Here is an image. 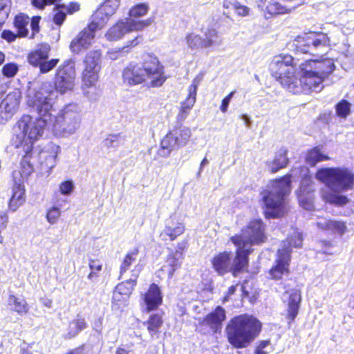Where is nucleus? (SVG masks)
Wrapping results in <instances>:
<instances>
[{
	"label": "nucleus",
	"mask_w": 354,
	"mask_h": 354,
	"mask_svg": "<svg viewBox=\"0 0 354 354\" xmlns=\"http://www.w3.org/2000/svg\"><path fill=\"white\" fill-rule=\"evenodd\" d=\"M167 80L165 68L153 53H143L138 61L129 62L122 71V82L129 87L145 85L158 88Z\"/></svg>",
	"instance_id": "nucleus-1"
},
{
	"label": "nucleus",
	"mask_w": 354,
	"mask_h": 354,
	"mask_svg": "<svg viewBox=\"0 0 354 354\" xmlns=\"http://www.w3.org/2000/svg\"><path fill=\"white\" fill-rule=\"evenodd\" d=\"M20 131L12 137V141L16 148H21L24 152L22 157L19 169L12 172L13 181L23 182L28 179L34 171L33 165L30 160L32 158V152L35 142L41 136V128L36 125L28 116H24L18 120L15 124Z\"/></svg>",
	"instance_id": "nucleus-2"
},
{
	"label": "nucleus",
	"mask_w": 354,
	"mask_h": 354,
	"mask_svg": "<svg viewBox=\"0 0 354 354\" xmlns=\"http://www.w3.org/2000/svg\"><path fill=\"white\" fill-rule=\"evenodd\" d=\"M292 174L287 173L283 176L270 181L271 189L261 192L263 214L266 219L279 218L288 212L287 196L291 191Z\"/></svg>",
	"instance_id": "nucleus-3"
},
{
	"label": "nucleus",
	"mask_w": 354,
	"mask_h": 354,
	"mask_svg": "<svg viewBox=\"0 0 354 354\" xmlns=\"http://www.w3.org/2000/svg\"><path fill=\"white\" fill-rule=\"evenodd\" d=\"M262 327V323L255 316L247 313L238 315L226 324L225 337L234 348H245L259 337Z\"/></svg>",
	"instance_id": "nucleus-4"
},
{
	"label": "nucleus",
	"mask_w": 354,
	"mask_h": 354,
	"mask_svg": "<svg viewBox=\"0 0 354 354\" xmlns=\"http://www.w3.org/2000/svg\"><path fill=\"white\" fill-rule=\"evenodd\" d=\"M41 17L35 15L31 18L24 12H19L15 15L12 26L16 32L10 29H5L1 33V37L8 43H12L17 39L29 37L34 39L40 32V22Z\"/></svg>",
	"instance_id": "nucleus-5"
},
{
	"label": "nucleus",
	"mask_w": 354,
	"mask_h": 354,
	"mask_svg": "<svg viewBox=\"0 0 354 354\" xmlns=\"http://www.w3.org/2000/svg\"><path fill=\"white\" fill-rule=\"evenodd\" d=\"M235 246L259 245L268 241L266 224L261 218L250 219L241 229V234L230 238Z\"/></svg>",
	"instance_id": "nucleus-6"
},
{
	"label": "nucleus",
	"mask_w": 354,
	"mask_h": 354,
	"mask_svg": "<svg viewBox=\"0 0 354 354\" xmlns=\"http://www.w3.org/2000/svg\"><path fill=\"white\" fill-rule=\"evenodd\" d=\"M316 177L331 189L348 191L354 187V172L346 167H326L319 169Z\"/></svg>",
	"instance_id": "nucleus-7"
},
{
	"label": "nucleus",
	"mask_w": 354,
	"mask_h": 354,
	"mask_svg": "<svg viewBox=\"0 0 354 354\" xmlns=\"http://www.w3.org/2000/svg\"><path fill=\"white\" fill-rule=\"evenodd\" d=\"M310 62H302L299 66L300 77L295 76L288 91L294 94H310L320 91L323 88V78L313 71L309 66Z\"/></svg>",
	"instance_id": "nucleus-8"
},
{
	"label": "nucleus",
	"mask_w": 354,
	"mask_h": 354,
	"mask_svg": "<svg viewBox=\"0 0 354 354\" xmlns=\"http://www.w3.org/2000/svg\"><path fill=\"white\" fill-rule=\"evenodd\" d=\"M27 104L32 108H35L39 115L37 118H33L28 114H24L19 120H21L24 116H28L31 118L32 121L41 128V135L44 133V129L49 121L51 120L52 105L49 102L48 96L44 93L42 88L35 91L33 93L28 95Z\"/></svg>",
	"instance_id": "nucleus-9"
},
{
	"label": "nucleus",
	"mask_w": 354,
	"mask_h": 354,
	"mask_svg": "<svg viewBox=\"0 0 354 354\" xmlns=\"http://www.w3.org/2000/svg\"><path fill=\"white\" fill-rule=\"evenodd\" d=\"M289 67L295 68L294 57L283 53L274 56L269 66L271 75L286 89H288L295 76V72L290 71Z\"/></svg>",
	"instance_id": "nucleus-10"
},
{
	"label": "nucleus",
	"mask_w": 354,
	"mask_h": 354,
	"mask_svg": "<svg viewBox=\"0 0 354 354\" xmlns=\"http://www.w3.org/2000/svg\"><path fill=\"white\" fill-rule=\"evenodd\" d=\"M102 52L92 50L87 53L83 59V69L81 73L82 85L86 88L94 87L100 80L102 70Z\"/></svg>",
	"instance_id": "nucleus-11"
},
{
	"label": "nucleus",
	"mask_w": 354,
	"mask_h": 354,
	"mask_svg": "<svg viewBox=\"0 0 354 354\" xmlns=\"http://www.w3.org/2000/svg\"><path fill=\"white\" fill-rule=\"evenodd\" d=\"M192 133L189 128L182 125L175 126L169 130L160 140L159 154L162 157H168L171 152L186 145Z\"/></svg>",
	"instance_id": "nucleus-12"
},
{
	"label": "nucleus",
	"mask_w": 354,
	"mask_h": 354,
	"mask_svg": "<svg viewBox=\"0 0 354 354\" xmlns=\"http://www.w3.org/2000/svg\"><path fill=\"white\" fill-rule=\"evenodd\" d=\"M153 20L148 18L145 20L124 19L113 24L106 32L105 37L109 41L121 39L125 35L132 32H139L149 26Z\"/></svg>",
	"instance_id": "nucleus-13"
},
{
	"label": "nucleus",
	"mask_w": 354,
	"mask_h": 354,
	"mask_svg": "<svg viewBox=\"0 0 354 354\" xmlns=\"http://www.w3.org/2000/svg\"><path fill=\"white\" fill-rule=\"evenodd\" d=\"M80 121V113L66 106L57 116L51 114V120L47 125H51L55 131L59 133H72L78 127Z\"/></svg>",
	"instance_id": "nucleus-14"
},
{
	"label": "nucleus",
	"mask_w": 354,
	"mask_h": 354,
	"mask_svg": "<svg viewBox=\"0 0 354 354\" xmlns=\"http://www.w3.org/2000/svg\"><path fill=\"white\" fill-rule=\"evenodd\" d=\"M50 51V46L46 43L39 44L36 48L29 52L28 62L34 67H39L41 73H46L54 68L59 59L53 58L47 60Z\"/></svg>",
	"instance_id": "nucleus-15"
},
{
	"label": "nucleus",
	"mask_w": 354,
	"mask_h": 354,
	"mask_svg": "<svg viewBox=\"0 0 354 354\" xmlns=\"http://www.w3.org/2000/svg\"><path fill=\"white\" fill-rule=\"evenodd\" d=\"M291 253L290 246H284L277 251L276 258L271 268L268 271V278L273 281H281L284 277L291 273Z\"/></svg>",
	"instance_id": "nucleus-16"
},
{
	"label": "nucleus",
	"mask_w": 354,
	"mask_h": 354,
	"mask_svg": "<svg viewBox=\"0 0 354 354\" xmlns=\"http://www.w3.org/2000/svg\"><path fill=\"white\" fill-rule=\"evenodd\" d=\"M75 78V70L70 62L60 65L55 74L54 85L57 91L64 93L73 89Z\"/></svg>",
	"instance_id": "nucleus-17"
},
{
	"label": "nucleus",
	"mask_w": 354,
	"mask_h": 354,
	"mask_svg": "<svg viewBox=\"0 0 354 354\" xmlns=\"http://www.w3.org/2000/svg\"><path fill=\"white\" fill-rule=\"evenodd\" d=\"M218 32L214 28H208L204 32V37H201L193 32H188L185 37V42L188 48L196 50L198 48H208L216 44V39Z\"/></svg>",
	"instance_id": "nucleus-18"
},
{
	"label": "nucleus",
	"mask_w": 354,
	"mask_h": 354,
	"mask_svg": "<svg viewBox=\"0 0 354 354\" xmlns=\"http://www.w3.org/2000/svg\"><path fill=\"white\" fill-rule=\"evenodd\" d=\"M120 0H104L100 7L92 15L91 26L93 29L102 28L109 19L118 9Z\"/></svg>",
	"instance_id": "nucleus-19"
},
{
	"label": "nucleus",
	"mask_w": 354,
	"mask_h": 354,
	"mask_svg": "<svg viewBox=\"0 0 354 354\" xmlns=\"http://www.w3.org/2000/svg\"><path fill=\"white\" fill-rule=\"evenodd\" d=\"M136 284V280L128 279L119 283L116 286L113 292L111 299L113 309L119 310L127 304Z\"/></svg>",
	"instance_id": "nucleus-20"
},
{
	"label": "nucleus",
	"mask_w": 354,
	"mask_h": 354,
	"mask_svg": "<svg viewBox=\"0 0 354 354\" xmlns=\"http://www.w3.org/2000/svg\"><path fill=\"white\" fill-rule=\"evenodd\" d=\"M20 101V93L12 91L0 102V124L7 122L13 117L19 109Z\"/></svg>",
	"instance_id": "nucleus-21"
},
{
	"label": "nucleus",
	"mask_w": 354,
	"mask_h": 354,
	"mask_svg": "<svg viewBox=\"0 0 354 354\" xmlns=\"http://www.w3.org/2000/svg\"><path fill=\"white\" fill-rule=\"evenodd\" d=\"M185 223L176 216H169L165 221L164 228L160 232L159 237L163 243L176 240L185 232Z\"/></svg>",
	"instance_id": "nucleus-22"
},
{
	"label": "nucleus",
	"mask_w": 354,
	"mask_h": 354,
	"mask_svg": "<svg viewBox=\"0 0 354 354\" xmlns=\"http://www.w3.org/2000/svg\"><path fill=\"white\" fill-rule=\"evenodd\" d=\"M236 247L235 256L230 268V272L234 277H237L242 273L248 272L249 256L253 252V249L244 248V246Z\"/></svg>",
	"instance_id": "nucleus-23"
},
{
	"label": "nucleus",
	"mask_w": 354,
	"mask_h": 354,
	"mask_svg": "<svg viewBox=\"0 0 354 354\" xmlns=\"http://www.w3.org/2000/svg\"><path fill=\"white\" fill-rule=\"evenodd\" d=\"M98 28L93 29L91 22L87 28L80 31L71 41L69 48L73 53L79 54L83 50L88 48L95 37V31Z\"/></svg>",
	"instance_id": "nucleus-24"
},
{
	"label": "nucleus",
	"mask_w": 354,
	"mask_h": 354,
	"mask_svg": "<svg viewBox=\"0 0 354 354\" xmlns=\"http://www.w3.org/2000/svg\"><path fill=\"white\" fill-rule=\"evenodd\" d=\"M288 297L286 301V313L285 317L289 325L292 324L299 315L301 302V292L299 289L293 288L286 291Z\"/></svg>",
	"instance_id": "nucleus-25"
},
{
	"label": "nucleus",
	"mask_w": 354,
	"mask_h": 354,
	"mask_svg": "<svg viewBox=\"0 0 354 354\" xmlns=\"http://www.w3.org/2000/svg\"><path fill=\"white\" fill-rule=\"evenodd\" d=\"M142 299L147 312L156 310L162 305L163 301L160 287L156 283H151L147 291L142 295Z\"/></svg>",
	"instance_id": "nucleus-26"
},
{
	"label": "nucleus",
	"mask_w": 354,
	"mask_h": 354,
	"mask_svg": "<svg viewBox=\"0 0 354 354\" xmlns=\"http://www.w3.org/2000/svg\"><path fill=\"white\" fill-rule=\"evenodd\" d=\"M26 199V189L23 182L14 181L11 188V195L8 200V208L10 212L17 211Z\"/></svg>",
	"instance_id": "nucleus-27"
},
{
	"label": "nucleus",
	"mask_w": 354,
	"mask_h": 354,
	"mask_svg": "<svg viewBox=\"0 0 354 354\" xmlns=\"http://www.w3.org/2000/svg\"><path fill=\"white\" fill-rule=\"evenodd\" d=\"M225 309L218 306L213 311L206 315L201 322L209 326L214 333H217L221 330L223 322L225 320Z\"/></svg>",
	"instance_id": "nucleus-28"
},
{
	"label": "nucleus",
	"mask_w": 354,
	"mask_h": 354,
	"mask_svg": "<svg viewBox=\"0 0 354 354\" xmlns=\"http://www.w3.org/2000/svg\"><path fill=\"white\" fill-rule=\"evenodd\" d=\"M232 252L223 251L215 254L211 259L213 270L220 276L230 272Z\"/></svg>",
	"instance_id": "nucleus-29"
},
{
	"label": "nucleus",
	"mask_w": 354,
	"mask_h": 354,
	"mask_svg": "<svg viewBox=\"0 0 354 354\" xmlns=\"http://www.w3.org/2000/svg\"><path fill=\"white\" fill-rule=\"evenodd\" d=\"M288 150L286 147H281L276 152L272 160L267 162L266 165L270 174H276L288 167L290 159L288 156Z\"/></svg>",
	"instance_id": "nucleus-30"
},
{
	"label": "nucleus",
	"mask_w": 354,
	"mask_h": 354,
	"mask_svg": "<svg viewBox=\"0 0 354 354\" xmlns=\"http://www.w3.org/2000/svg\"><path fill=\"white\" fill-rule=\"evenodd\" d=\"M304 62L309 63V66L315 73H316L320 77L325 78L331 73L335 69V64L330 59H309Z\"/></svg>",
	"instance_id": "nucleus-31"
},
{
	"label": "nucleus",
	"mask_w": 354,
	"mask_h": 354,
	"mask_svg": "<svg viewBox=\"0 0 354 354\" xmlns=\"http://www.w3.org/2000/svg\"><path fill=\"white\" fill-rule=\"evenodd\" d=\"M319 229L337 234L339 236L343 235L347 231V226L345 221L336 220H326L324 222L317 223Z\"/></svg>",
	"instance_id": "nucleus-32"
},
{
	"label": "nucleus",
	"mask_w": 354,
	"mask_h": 354,
	"mask_svg": "<svg viewBox=\"0 0 354 354\" xmlns=\"http://www.w3.org/2000/svg\"><path fill=\"white\" fill-rule=\"evenodd\" d=\"M163 322L164 320L162 314L153 313L149 315L148 319L143 324L147 327V330L152 335L159 332L160 328L163 325Z\"/></svg>",
	"instance_id": "nucleus-33"
},
{
	"label": "nucleus",
	"mask_w": 354,
	"mask_h": 354,
	"mask_svg": "<svg viewBox=\"0 0 354 354\" xmlns=\"http://www.w3.org/2000/svg\"><path fill=\"white\" fill-rule=\"evenodd\" d=\"M330 157L324 154L319 147H314L308 150L305 160L311 166H315L317 162L329 160Z\"/></svg>",
	"instance_id": "nucleus-34"
},
{
	"label": "nucleus",
	"mask_w": 354,
	"mask_h": 354,
	"mask_svg": "<svg viewBox=\"0 0 354 354\" xmlns=\"http://www.w3.org/2000/svg\"><path fill=\"white\" fill-rule=\"evenodd\" d=\"M8 305L12 306V310L20 315H26L28 313L29 306L24 299H19L15 295H10L8 299Z\"/></svg>",
	"instance_id": "nucleus-35"
},
{
	"label": "nucleus",
	"mask_w": 354,
	"mask_h": 354,
	"mask_svg": "<svg viewBox=\"0 0 354 354\" xmlns=\"http://www.w3.org/2000/svg\"><path fill=\"white\" fill-rule=\"evenodd\" d=\"M290 8L281 5L277 1L270 2L266 7L264 15L266 18H271L279 15L290 12Z\"/></svg>",
	"instance_id": "nucleus-36"
},
{
	"label": "nucleus",
	"mask_w": 354,
	"mask_h": 354,
	"mask_svg": "<svg viewBox=\"0 0 354 354\" xmlns=\"http://www.w3.org/2000/svg\"><path fill=\"white\" fill-rule=\"evenodd\" d=\"M149 11V6L147 3H136L129 10L127 19L138 20L140 17L145 16Z\"/></svg>",
	"instance_id": "nucleus-37"
},
{
	"label": "nucleus",
	"mask_w": 354,
	"mask_h": 354,
	"mask_svg": "<svg viewBox=\"0 0 354 354\" xmlns=\"http://www.w3.org/2000/svg\"><path fill=\"white\" fill-rule=\"evenodd\" d=\"M139 252V248H135L125 254L120 266V274H123L129 269L131 265L136 261Z\"/></svg>",
	"instance_id": "nucleus-38"
},
{
	"label": "nucleus",
	"mask_w": 354,
	"mask_h": 354,
	"mask_svg": "<svg viewBox=\"0 0 354 354\" xmlns=\"http://www.w3.org/2000/svg\"><path fill=\"white\" fill-rule=\"evenodd\" d=\"M197 93V84L192 83L188 88V95L186 99L181 103V110L185 112L187 110L192 108L196 102Z\"/></svg>",
	"instance_id": "nucleus-39"
},
{
	"label": "nucleus",
	"mask_w": 354,
	"mask_h": 354,
	"mask_svg": "<svg viewBox=\"0 0 354 354\" xmlns=\"http://www.w3.org/2000/svg\"><path fill=\"white\" fill-rule=\"evenodd\" d=\"M197 93V84L192 83L188 88V95L186 99L181 103V110L185 112L187 110L192 108L196 102Z\"/></svg>",
	"instance_id": "nucleus-40"
},
{
	"label": "nucleus",
	"mask_w": 354,
	"mask_h": 354,
	"mask_svg": "<svg viewBox=\"0 0 354 354\" xmlns=\"http://www.w3.org/2000/svg\"><path fill=\"white\" fill-rule=\"evenodd\" d=\"M180 266L181 262L176 255L174 253H169L166 257L165 265L164 266L167 271L168 277L171 278Z\"/></svg>",
	"instance_id": "nucleus-41"
},
{
	"label": "nucleus",
	"mask_w": 354,
	"mask_h": 354,
	"mask_svg": "<svg viewBox=\"0 0 354 354\" xmlns=\"http://www.w3.org/2000/svg\"><path fill=\"white\" fill-rule=\"evenodd\" d=\"M309 35L297 36L293 41L294 50L297 53H308L310 46Z\"/></svg>",
	"instance_id": "nucleus-42"
},
{
	"label": "nucleus",
	"mask_w": 354,
	"mask_h": 354,
	"mask_svg": "<svg viewBox=\"0 0 354 354\" xmlns=\"http://www.w3.org/2000/svg\"><path fill=\"white\" fill-rule=\"evenodd\" d=\"M88 267L91 270L88 278L91 280L100 277V272L103 269V263L98 257L90 258L88 259Z\"/></svg>",
	"instance_id": "nucleus-43"
},
{
	"label": "nucleus",
	"mask_w": 354,
	"mask_h": 354,
	"mask_svg": "<svg viewBox=\"0 0 354 354\" xmlns=\"http://www.w3.org/2000/svg\"><path fill=\"white\" fill-rule=\"evenodd\" d=\"M335 108L336 115L341 118L346 119L351 112V104L348 100L345 99H342L339 101L336 104Z\"/></svg>",
	"instance_id": "nucleus-44"
},
{
	"label": "nucleus",
	"mask_w": 354,
	"mask_h": 354,
	"mask_svg": "<svg viewBox=\"0 0 354 354\" xmlns=\"http://www.w3.org/2000/svg\"><path fill=\"white\" fill-rule=\"evenodd\" d=\"M324 199L326 203L336 205L344 206L349 201L348 198L344 195L327 193L324 195Z\"/></svg>",
	"instance_id": "nucleus-45"
},
{
	"label": "nucleus",
	"mask_w": 354,
	"mask_h": 354,
	"mask_svg": "<svg viewBox=\"0 0 354 354\" xmlns=\"http://www.w3.org/2000/svg\"><path fill=\"white\" fill-rule=\"evenodd\" d=\"M310 46L315 48L328 46L330 45L329 37L325 33H318L315 35H309Z\"/></svg>",
	"instance_id": "nucleus-46"
},
{
	"label": "nucleus",
	"mask_w": 354,
	"mask_h": 354,
	"mask_svg": "<svg viewBox=\"0 0 354 354\" xmlns=\"http://www.w3.org/2000/svg\"><path fill=\"white\" fill-rule=\"evenodd\" d=\"M71 324L74 325L75 331H69L66 338H72L75 337L88 326L85 319L79 315L71 322Z\"/></svg>",
	"instance_id": "nucleus-47"
},
{
	"label": "nucleus",
	"mask_w": 354,
	"mask_h": 354,
	"mask_svg": "<svg viewBox=\"0 0 354 354\" xmlns=\"http://www.w3.org/2000/svg\"><path fill=\"white\" fill-rule=\"evenodd\" d=\"M19 71V66L15 62H8L1 68L2 75L7 78L15 77Z\"/></svg>",
	"instance_id": "nucleus-48"
},
{
	"label": "nucleus",
	"mask_w": 354,
	"mask_h": 354,
	"mask_svg": "<svg viewBox=\"0 0 354 354\" xmlns=\"http://www.w3.org/2000/svg\"><path fill=\"white\" fill-rule=\"evenodd\" d=\"M55 8L57 9V10L55 11L53 15V21L54 24L57 26H61L64 22L67 13L60 9L65 8V5L63 3L57 4L55 6Z\"/></svg>",
	"instance_id": "nucleus-49"
},
{
	"label": "nucleus",
	"mask_w": 354,
	"mask_h": 354,
	"mask_svg": "<svg viewBox=\"0 0 354 354\" xmlns=\"http://www.w3.org/2000/svg\"><path fill=\"white\" fill-rule=\"evenodd\" d=\"M11 6V0H0V19L6 21L8 18Z\"/></svg>",
	"instance_id": "nucleus-50"
},
{
	"label": "nucleus",
	"mask_w": 354,
	"mask_h": 354,
	"mask_svg": "<svg viewBox=\"0 0 354 354\" xmlns=\"http://www.w3.org/2000/svg\"><path fill=\"white\" fill-rule=\"evenodd\" d=\"M106 55L109 59L111 61H115L124 56H127V51H125V48L121 46L110 49L107 51Z\"/></svg>",
	"instance_id": "nucleus-51"
},
{
	"label": "nucleus",
	"mask_w": 354,
	"mask_h": 354,
	"mask_svg": "<svg viewBox=\"0 0 354 354\" xmlns=\"http://www.w3.org/2000/svg\"><path fill=\"white\" fill-rule=\"evenodd\" d=\"M60 214L61 211L58 207H52L47 212L46 219L50 223L54 224L57 222Z\"/></svg>",
	"instance_id": "nucleus-52"
},
{
	"label": "nucleus",
	"mask_w": 354,
	"mask_h": 354,
	"mask_svg": "<svg viewBox=\"0 0 354 354\" xmlns=\"http://www.w3.org/2000/svg\"><path fill=\"white\" fill-rule=\"evenodd\" d=\"M142 41V35H139L135 37L133 39L128 41L125 45L122 46L125 48V51H127V55L131 53V49L136 46H137L141 41Z\"/></svg>",
	"instance_id": "nucleus-53"
},
{
	"label": "nucleus",
	"mask_w": 354,
	"mask_h": 354,
	"mask_svg": "<svg viewBox=\"0 0 354 354\" xmlns=\"http://www.w3.org/2000/svg\"><path fill=\"white\" fill-rule=\"evenodd\" d=\"M189 246V243L187 239H183L180 241L178 242L176 244V246L175 248L174 252L172 253L174 254V255H180L182 257L184 253L186 252Z\"/></svg>",
	"instance_id": "nucleus-54"
},
{
	"label": "nucleus",
	"mask_w": 354,
	"mask_h": 354,
	"mask_svg": "<svg viewBox=\"0 0 354 354\" xmlns=\"http://www.w3.org/2000/svg\"><path fill=\"white\" fill-rule=\"evenodd\" d=\"M57 0H31V4L38 10H44L46 6L53 5Z\"/></svg>",
	"instance_id": "nucleus-55"
},
{
	"label": "nucleus",
	"mask_w": 354,
	"mask_h": 354,
	"mask_svg": "<svg viewBox=\"0 0 354 354\" xmlns=\"http://www.w3.org/2000/svg\"><path fill=\"white\" fill-rule=\"evenodd\" d=\"M73 184L71 180H65L59 185V191L63 195H68L72 192Z\"/></svg>",
	"instance_id": "nucleus-56"
},
{
	"label": "nucleus",
	"mask_w": 354,
	"mask_h": 354,
	"mask_svg": "<svg viewBox=\"0 0 354 354\" xmlns=\"http://www.w3.org/2000/svg\"><path fill=\"white\" fill-rule=\"evenodd\" d=\"M8 223V216L6 213H0V243H3L4 239L1 235V230L6 228Z\"/></svg>",
	"instance_id": "nucleus-57"
},
{
	"label": "nucleus",
	"mask_w": 354,
	"mask_h": 354,
	"mask_svg": "<svg viewBox=\"0 0 354 354\" xmlns=\"http://www.w3.org/2000/svg\"><path fill=\"white\" fill-rule=\"evenodd\" d=\"M236 93V91H231L227 96H225L221 101V104L220 106V110L223 113H225L227 111L228 106L230 104V102L234 95V94Z\"/></svg>",
	"instance_id": "nucleus-58"
},
{
	"label": "nucleus",
	"mask_w": 354,
	"mask_h": 354,
	"mask_svg": "<svg viewBox=\"0 0 354 354\" xmlns=\"http://www.w3.org/2000/svg\"><path fill=\"white\" fill-rule=\"evenodd\" d=\"M234 10L238 15L241 17L248 15L250 12V9L246 6L241 4L239 1H237Z\"/></svg>",
	"instance_id": "nucleus-59"
},
{
	"label": "nucleus",
	"mask_w": 354,
	"mask_h": 354,
	"mask_svg": "<svg viewBox=\"0 0 354 354\" xmlns=\"http://www.w3.org/2000/svg\"><path fill=\"white\" fill-rule=\"evenodd\" d=\"M65 8H66L67 14L73 15L80 10V4L76 1H71L66 7L65 6Z\"/></svg>",
	"instance_id": "nucleus-60"
},
{
	"label": "nucleus",
	"mask_w": 354,
	"mask_h": 354,
	"mask_svg": "<svg viewBox=\"0 0 354 354\" xmlns=\"http://www.w3.org/2000/svg\"><path fill=\"white\" fill-rule=\"evenodd\" d=\"M237 3L236 0H223V7L225 9L234 8Z\"/></svg>",
	"instance_id": "nucleus-61"
},
{
	"label": "nucleus",
	"mask_w": 354,
	"mask_h": 354,
	"mask_svg": "<svg viewBox=\"0 0 354 354\" xmlns=\"http://www.w3.org/2000/svg\"><path fill=\"white\" fill-rule=\"evenodd\" d=\"M239 283H237L236 285L231 286L228 288L226 293L230 297L231 295H234L235 292L236 291L237 286H239Z\"/></svg>",
	"instance_id": "nucleus-62"
},
{
	"label": "nucleus",
	"mask_w": 354,
	"mask_h": 354,
	"mask_svg": "<svg viewBox=\"0 0 354 354\" xmlns=\"http://www.w3.org/2000/svg\"><path fill=\"white\" fill-rule=\"evenodd\" d=\"M270 344V341L269 339L260 341L258 344V348L264 349L266 346H268Z\"/></svg>",
	"instance_id": "nucleus-63"
},
{
	"label": "nucleus",
	"mask_w": 354,
	"mask_h": 354,
	"mask_svg": "<svg viewBox=\"0 0 354 354\" xmlns=\"http://www.w3.org/2000/svg\"><path fill=\"white\" fill-rule=\"evenodd\" d=\"M84 348V345L82 344L80 346L75 348V349H71V350H69L68 351H67L66 353V354H78L77 353V351H80V350H83Z\"/></svg>",
	"instance_id": "nucleus-64"
}]
</instances>
